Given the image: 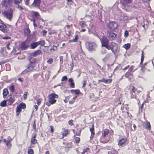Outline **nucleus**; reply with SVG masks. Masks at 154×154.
Instances as JSON below:
<instances>
[{
	"instance_id": "22",
	"label": "nucleus",
	"mask_w": 154,
	"mask_h": 154,
	"mask_svg": "<svg viewBox=\"0 0 154 154\" xmlns=\"http://www.w3.org/2000/svg\"><path fill=\"white\" fill-rule=\"evenodd\" d=\"M48 101L51 104H54L56 102V100L54 99L49 97Z\"/></svg>"
},
{
	"instance_id": "61",
	"label": "nucleus",
	"mask_w": 154,
	"mask_h": 154,
	"mask_svg": "<svg viewBox=\"0 0 154 154\" xmlns=\"http://www.w3.org/2000/svg\"><path fill=\"white\" fill-rule=\"evenodd\" d=\"M143 60H144V57H143V54H142V55L141 58V61L140 63V64H142V63H143Z\"/></svg>"
},
{
	"instance_id": "26",
	"label": "nucleus",
	"mask_w": 154,
	"mask_h": 154,
	"mask_svg": "<svg viewBox=\"0 0 154 154\" xmlns=\"http://www.w3.org/2000/svg\"><path fill=\"white\" fill-rule=\"evenodd\" d=\"M48 97L54 99L57 98L58 97V96L57 94H56L54 93L51 94L48 96Z\"/></svg>"
},
{
	"instance_id": "32",
	"label": "nucleus",
	"mask_w": 154,
	"mask_h": 154,
	"mask_svg": "<svg viewBox=\"0 0 154 154\" xmlns=\"http://www.w3.org/2000/svg\"><path fill=\"white\" fill-rule=\"evenodd\" d=\"M79 38V36L78 35H76L75 36V38L74 39H73L71 40L70 42H76L78 39Z\"/></svg>"
},
{
	"instance_id": "63",
	"label": "nucleus",
	"mask_w": 154,
	"mask_h": 154,
	"mask_svg": "<svg viewBox=\"0 0 154 154\" xmlns=\"http://www.w3.org/2000/svg\"><path fill=\"white\" fill-rule=\"evenodd\" d=\"M86 80H84L83 81V82L82 83L83 84V86H82V87L83 88L86 85Z\"/></svg>"
},
{
	"instance_id": "31",
	"label": "nucleus",
	"mask_w": 154,
	"mask_h": 154,
	"mask_svg": "<svg viewBox=\"0 0 154 154\" xmlns=\"http://www.w3.org/2000/svg\"><path fill=\"white\" fill-rule=\"evenodd\" d=\"M23 0H14V3L15 5H19L22 2Z\"/></svg>"
},
{
	"instance_id": "19",
	"label": "nucleus",
	"mask_w": 154,
	"mask_h": 154,
	"mask_svg": "<svg viewBox=\"0 0 154 154\" xmlns=\"http://www.w3.org/2000/svg\"><path fill=\"white\" fill-rule=\"evenodd\" d=\"M90 130L91 133V135L90 137V138L91 139H92L94 137V136L95 134V133L94 132V128L93 125H92V127L90 128Z\"/></svg>"
},
{
	"instance_id": "46",
	"label": "nucleus",
	"mask_w": 154,
	"mask_h": 154,
	"mask_svg": "<svg viewBox=\"0 0 154 154\" xmlns=\"http://www.w3.org/2000/svg\"><path fill=\"white\" fill-rule=\"evenodd\" d=\"M107 53L106 50L104 49H103L100 51V53L104 55Z\"/></svg>"
},
{
	"instance_id": "7",
	"label": "nucleus",
	"mask_w": 154,
	"mask_h": 154,
	"mask_svg": "<svg viewBox=\"0 0 154 154\" xmlns=\"http://www.w3.org/2000/svg\"><path fill=\"white\" fill-rule=\"evenodd\" d=\"M101 42L102 46L108 49L109 47L110 46V44H109V40L106 37H103L100 39Z\"/></svg>"
},
{
	"instance_id": "36",
	"label": "nucleus",
	"mask_w": 154,
	"mask_h": 154,
	"mask_svg": "<svg viewBox=\"0 0 154 154\" xmlns=\"http://www.w3.org/2000/svg\"><path fill=\"white\" fill-rule=\"evenodd\" d=\"M80 25L82 27H85L86 26L85 22L83 21H81L80 23Z\"/></svg>"
},
{
	"instance_id": "33",
	"label": "nucleus",
	"mask_w": 154,
	"mask_h": 154,
	"mask_svg": "<svg viewBox=\"0 0 154 154\" xmlns=\"http://www.w3.org/2000/svg\"><path fill=\"white\" fill-rule=\"evenodd\" d=\"M132 74L131 73L130 71L128 72H127L125 75V76L127 78H129L130 76H132Z\"/></svg>"
},
{
	"instance_id": "39",
	"label": "nucleus",
	"mask_w": 154,
	"mask_h": 154,
	"mask_svg": "<svg viewBox=\"0 0 154 154\" xmlns=\"http://www.w3.org/2000/svg\"><path fill=\"white\" fill-rule=\"evenodd\" d=\"M125 3L126 4H130L132 2V0H123Z\"/></svg>"
},
{
	"instance_id": "64",
	"label": "nucleus",
	"mask_w": 154,
	"mask_h": 154,
	"mask_svg": "<svg viewBox=\"0 0 154 154\" xmlns=\"http://www.w3.org/2000/svg\"><path fill=\"white\" fill-rule=\"evenodd\" d=\"M3 38L4 39H8L11 38V37L9 36H5Z\"/></svg>"
},
{
	"instance_id": "41",
	"label": "nucleus",
	"mask_w": 154,
	"mask_h": 154,
	"mask_svg": "<svg viewBox=\"0 0 154 154\" xmlns=\"http://www.w3.org/2000/svg\"><path fill=\"white\" fill-rule=\"evenodd\" d=\"M28 94V92H25L24 94H23V97L24 98V99L25 100L27 98V95Z\"/></svg>"
},
{
	"instance_id": "21",
	"label": "nucleus",
	"mask_w": 154,
	"mask_h": 154,
	"mask_svg": "<svg viewBox=\"0 0 154 154\" xmlns=\"http://www.w3.org/2000/svg\"><path fill=\"white\" fill-rule=\"evenodd\" d=\"M38 46V45L36 42H34L31 44L30 48L31 49H34L37 47Z\"/></svg>"
},
{
	"instance_id": "10",
	"label": "nucleus",
	"mask_w": 154,
	"mask_h": 154,
	"mask_svg": "<svg viewBox=\"0 0 154 154\" xmlns=\"http://www.w3.org/2000/svg\"><path fill=\"white\" fill-rule=\"evenodd\" d=\"M108 28L110 29L114 30L117 28L118 25L116 22L112 21L110 22L107 25Z\"/></svg>"
},
{
	"instance_id": "17",
	"label": "nucleus",
	"mask_w": 154,
	"mask_h": 154,
	"mask_svg": "<svg viewBox=\"0 0 154 154\" xmlns=\"http://www.w3.org/2000/svg\"><path fill=\"white\" fill-rule=\"evenodd\" d=\"M20 48L22 50H25L27 49L28 46L25 44L24 42H22L20 45Z\"/></svg>"
},
{
	"instance_id": "18",
	"label": "nucleus",
	"mask_w": 154,
	"mask_h": 154,
	"mask_svg": "<svg viewBox=\"0 0 154 154\" xmlns=\"http://www.w3.org/2000/svg\"><path fill=\"white\" fill-rule=\"evenodd\" d=\"M68 82L71 88H74L75 87V83L73 80L72 79L69 78V79Z\"/></svg>"
},
{
	"instance_id": "9",
	"label": "nucleus",
	"mask_w": 154,
	"mask_h": 154,
	"mask_svg": "<svg viewBox=\"0 0 154 154\" xmlns=\"http://www.w3.org/2000/svg\"><path fill=\"white\" fill-rule=\"evenodd\" d=\"M128 143V141L126 138H123L119 140L118 143L119 146L122 147L126 146Z\"/></svg>"
},
{
	"instance_id": "57",
	"label": "nucleus",
	"mask_w": 154,
	"mask_h": 154,
	"mask_svg": "<svg viewBox=\"0 0 154 154\" xmlns=\"http://www.w3.org/2000/svg\"><path fill=\"white\" fill-rule=\"evenodd\" d=\"M110 56V54H107L106 56L105 57V58H106L107 60H108Z\"/></svg>"
},
{
	"instance_id": "59",
	"label": "nucleus",
	"mask_w": 154,
	"mask_h": 154,
	"mask_svg": "<svg viewBox=\"0 0 154 154\" xmlns=\"http://www.w3.org/2000/svg\"><path fill=\"white\" fill-rule=\"evenodd\" d=\"M17 8H18L19 9H20V10H22L24 9L20 5H18L17 6Z\"/></svg>"
},
{
	"instance_id": "25",
	"label": "nucleus",
	"mask_w": 154,
	"mask_h": 154,
	"mask_svg": "<svg viewBox=\"0 0 154 154\" xmlns=\"http://www.w3.org/2000/svg\"><path fill=\"white\" fill-rule=\"evenodd\" d=\"M8 102V104L9 105H11L14 101V98L11 97L8 100H7Z\"/></svg>"
},
{
	"instance_id": "6",
	"label": "nucleus",
	"mask_w": 154,
	"mask_h": 154,
	"mask_svg": "<svg viewBox=\"0 0 154 154\" xmlns=\"http://www.w3.org/2000/svg\"><path fill=\"white\" fill-rule=\"evenodd\" d=\"M86 45L88 49L90 51H95L97 46L95 43L91 42L87 43Z\"/></svg>"
},
{
	"instance_id": "4",
	"label": "nucleus",
	"mask_w": 154,
	"mask_h": 154,
	"mask_svg": "<svg viewBox=\"0 0 154 154\" xmlns=\"http://www.w3.org/2000/svg\"><path fill=\"white\" fill-rule=\"evenodd\" d=\"M108 50L111 49L114 54H116L119 51L118 45L115 43L111 42L110 46L109 47Z\"/></svg>"
},
{
	"instance_id": "55",
	"label": "nucleus",
	"mask_w": 154,
	"mask_h": 154,
	"mask_svg": "<svg viewBox=\"0 0 154 154\" xmlns=\"http://www.w3.org/2000/svg\"><path fill=\"white\" fill-rule=\"evenodd\" d=\"M80 91L79 90H75L74 93L75 95L78 94L80 93Z\"/></svg>"
},
{
	"instance_id": "53",
	"label": "nucleus",
	"mask_w": 154,
	"mask_h": 154,
	"mask_svg": "<svg viewBox=\"0 0 154 154\" xmlns=\"http://www.w3.org/2000/svg\"><path fill=\"white\" fill-rule=\"evenodd\" d=\"M53 61V59L52 58H50L48 60L47 62L49 64H51L52 63Z\"/></svg>"
},
{
	"instance_id": "1",
	"label": "nucleus",
	"mask_w": 154,
	"mask_h": 154,
	"mask_svg": "<svg viewBox=\"0 0 154 154\" xmlns=\"http://www.w3.org/2000/svg\"><path fill=\"white\" fill-rule=\"evenodd\" d=\"M142 91V89L141 88V90H138L136 89L134 87H133L132 88L130 91V98L131 99H135L139 101L138 103L140 102L139 99L137 98V96L136 94V92H137L138 94L140 93L141 91Z\"/></svg>"
},
{
	"instance_id": "60",
	"label": "nucleus",
	"mask_w": 154,
	"mask_h": 154,
	"mask_svg": "<svg viewBox=\"0 0 154 154\" xmlns=\"http://www.w3.org/2000/svg\"><path fill=\"white\" fill-rule=\"evenodd\" d=\"M37 104L38 105H39L41 103V100L40 99H38L37 100Z\"/></svg>"
},
{
	"instance_id": "38",
	"label": "nucleus",
	"mask_w": 154,
	"mask_h": 154,
	"mask_svg": "<svg viewBox=\"0 0 154 154\" xmlns=\"http://www.w3.org/2000/svg\"><path fill=\"white\" fill-rule=\"evenodd\" d=\"M77 96H75L72 99V100L69 101V103L70 104H73L75 102V101L76 98H77Z\"/></svg>"
},
{
	"instance_id": "29",
	"label": "nucleus",
	"mask_w": 154,
	"mask_h": 154,
	"mask_svg": "<svg viewBox=\"0 0 154 154\" xmlns=\"http://www.w3.org/2000/svg\"><path fill=\"white\" fill-rule=\"evenodd\" d=\"M135 66H131L129 69V71L131 72H134L137 69L135 68Z\"/></svg>"
},
{
	"instance_id": "14",
	"label": "nucleus",
	"mask_w": 154,
	"mask_h": 154,
	"mask_svg": "<svg viewBox=\"0 0 154 154\" xmlns=\"http://www.w3.org/2000/svg\"><path fill=\"white\" fill-rule=\"evenodd\" d=\"M3 141L6 143V145L8 148L10 149L11 148V140H7L5 139H4Z\"/></svg>"
},
{
	"instance_id": "43",
	"label": "nucleus",
	"mask_w": 154,
	"mask_h": 154,
	"mask_svg": "<svg viewBox=\"0 0 154 154\" xmlns=\"http://www.w3.org/2000/svg\"><path fill=\"white\" fill-rule=\"evenodd\" d=\"M80 141V138L79 137H76L75 139V143H78Z\"/></svg>"
},
{
	"instance_id": "58",
	"label": "nucleus",
	"mask_w": 154,
	"mask_h": 154,
	"mask_svg": "<svg viewBox=\"0 0 154 154\" xmlns=\"http://www.w3.org/2000/svg\"><path fill=\"white\" fill-rule=\"evenodd\" d=\"M47 33V31L46 30H44L42 31L43 35L44 36L46 35Z\"/></svg>"
},
{
	"instance_id": "49",
	"label": "nucleus",
	"mask_w": 154,
	"mask_h": 154,
	"mask_svg": "<svg viewBox=\"0 0 154 154\" xmlns=\"http://www.w3.org/2000/svg\"><path fill=\"white\" fill-rule=\"evenodd\" d=\"M81 131V130L77 129V131L76 132V134L78 136H80Z\"/></svg>"
},
{
	"instance_id": "56",
	"label": "nucleus",
	"mask_w": 154,
	"mask_h": 154,
	"mask_svg": "<svg viewBox=\"0 0 154 154\" xmlns=\"http://www.w3.org/2000/svg\"><path fill=\"white\" fill-rule=\"evenodd\" d=\"M105 79H103L102 80H98V83H99L100 82H103L105 83Z\"/></svg>"
},
{
	"instance_id": "16",
	"label": "nucleus",
	"mask_w": 154,
	"mask_h": 154,
	"mask_svg": "<svg viewBox=\"0 0 154 154\" xmlns=\"http://www.w3.org/2000/svg\"><path fill=\"white\" fill-rule=\"evenodd\" d=\"M8 88L12 93L14 92L15 91L14 85L13 84H11L10 86L8 87Z\"/></svg>"
},
{
	"instance_id": "20",
	"label": "nucleus",
	"mask_w": 154,
	"mask_h": 154,
	"mask_svg": "<svg viewBox=\"0 0 154 154\" xmlns=\"http://www.w3.org/2000/svg\"><path fill=\"white\" fill-rule=\"evenodd\" d=\"M8 94V90L7 88L4 89L3 90V95L4 98H5Z\"/></svg>"
},
{
	"instance_id": "50",
	"label": "nucleus",
	"mask_w": 154,
	"mask_h": 154,
	"mask_svg": "<svg viewBox=\"0 0 154 154\" xmlns=\"http://www.w3.org/2000/svg\"><path fill=\"white\" fill-rule=\"evenodd\" d=\"M60 63L61 64H62L63 62V56H60Z\"/></svg>"
},
{
	"instance_id": "52",
	"label": "nucleus",
	"mask_w": 154,
	"mask_h": 154,
	"mask_svg": "<svg viewBox=\"0 0 154 154\" xmlns=\"http://www.w3.org/2000/svg\"><path fill=\"white\" fill-rule=\"evenodd\" d=\"M128 31L126 30L124 33V36L125 37H127L128 36Z\"/></svg>"
},
{
	"instance_id": "62",
	"label": "nucleus",
	"mask_w": 154,
	"mask_h": 154,
	"mask_svg": "<svg viewBox=\"0 0 154 154\" xmlns=\"http://www.w3.org/2000/svg\"><path fill=\"white\" fill-rule=\"evenodd\" d=\"M50 128L51 129L50 132L51 133H52L54 131V127L52 126H51L50 127Z\"/></svg>"
},
{
	"instance_id": "44",
	"label": "nucleus",
	"mask_w": 154,
	"mask_h": 154,
	"mask_svg": "<svg viewBox=\"0 0 154 154\" xmlns=\"http://www.w3.org/2000/svg\"><path fill=\"white\" fill-rule=\"evenodd\" d=\"M21 109L19 106H17L16 107V111L17 112H21L22 111Z\"/></svg>"
},
{
	"instance_id": "54",
	"label": "nucleus",
	"mask_w": 154,
	"mask_h": 154,
	"mask_svg": "<svg viewBox=\"0 0 154 154\" xmlns=\"http://www.w3.org/2000/svg\"><path fill=\"white\" fill-rule=\"evenodd\" d=\"M68 123L69 125L71 126L72 125H73V120H70L68 122Z\"/></svg>"
},
{
	"instance_id": "5",
	"label": "nucleus",
	"mask_w": 154,
	"mask_h": 154,
	"mask_svg": "<svg viewBox=\"0 0 154 154\" xmlns=\"http://www.w3.org/2000/svg\"><path fill=\"white\" fill-rule=\"evenodd\" d=\"M35 66V63H34L30 62L28 65L27 68L22 72L21 74H25L32 71Z\"/></svg>"
},
{
	"instance_id": "15",
	"label": "nucleus",
	"mask_w": 154,
	"mask_h": 154,
	"mask_svg": "<svg viewBox=\"0 0 154 154\" xmlns=\"http://www.w3.org/2000/svg\"><path fill=\"white\" fill-rule=\"evenodd\" d=\"M41 2L40 0H34L32 6L33 7H37L39 6Z\"/></svg>"
},
{
	"instance_id": "42",
	"label": "nucleus",
	"mask_w": 154,
	"mask_h": 154,
	"mask_svg": "<svg viewBox=\"0 0 154 154\" xmlns=\"http://www.w3.org/2000/svg\"><path fill=\"white\" fill-rule=\"evenodd\" d=\"M34 151L32 149H29L28 151V154H33Z\"/></svg>"
},
{
	"instance_id": "30",
	"label": "nucleus",
	"mask_w": 154,
	"mask_h": 154,
	"mask_svg": "<svg viewBox=\"0 0 154 154\" xmlns=\"http://www.w3.org/2000/svg\"><path fill=\"white\" fill-rule=\"evenodd\" d=\"M38 45H41V46H43L45 44V42L44 40H41L39 41L36 42Z\"/></svg>"
},
{
	"instance_id": "45",
	"label": "nucleus",
	"mask_w": 154,
	"mask_h": 154,
	"mask_svg": "<svg viewBox=\"0 0 154 154\" xmlns=\"http://www.w3.org/2000/svg\"><path fill=\"white\" fill-rule=\"evenodd\" d=\"M112 81V80L111 79H105V83L108 84L110 83Z\"/></svg>"
},
{
	"instance_id": "34",
	"label": "nucleus",
	"mask_w": 154,
	"mask_h": 154,
	"mask_svg": "<svg viewBox=\"0 0 154 154\" xmlns=\"http://www.w3.org/2000/svg\"><path fill=\"white\" fill-rule=\"evenodd\" d=\"M18 106H19L20 108L23 109H24L26 108V105L25 104L23 103L20 104V105Z\"/></svg>"
},
{
	"instance_id": "48",
	"label": "nucleus",
	"mask_w": 154,
	"mask_h": 154,
	"mask_svg": "<svg viewBox=\"0 0 154 154\" xmlns=\"http://www.w3.org/2000/svg\"><path fill=\"white\" fill-rule=\"evenodd\" d=\"M89 150V149L88 148H87L83 150V151L82 152L83 154H85V152H87Z\"/></svg>"
},
{
	"instance_id": "51",
	"label": "nucleus",
	"mask_w": 154,
	"mask_h": 154,
	"mask_svg": "<svg viewBox=\"0 0 154 154\" xmlns=\"http://www.w3.org/2000/svg\"><path fill=\"white\" fill-rule=\"evenodd\" d=\"M67 79V78L66 76H63L61 79V81H65Z\"/></svg>"
},
{
	"instance_id": "12",
	"label": "nucleus",
	"mask_w": 154,
	"mask_h": 154,
	"mask_svg": "<svg viewBox=\"0 0 154 154\" xmlns=\"http://www.w3.org/2000/svg\"><path fill=\"white\" fill-rule=\"evenodd\" d=\"M0 30L5 33H7L8 32V30L6 26L3 23L2 21L0 20Z\"/></svg>"
},
{
	"instance_id": "23",
	"label": "nucleus",
	"mask_w": 154,
	"mask_h": 154,
	"mask_svg": "<svg viewBox=\"0 0 154 154\" xmlns=\"http://www.w3.org/2000/svg\"><path fill=\"white\" fill-rule=\"evenodd\" d=\"M31 14L33 17H38V16H39L38 12L34 11H31Z\"/></svg>"
},
{
	"instance_id": "2",
	"label": "nucleus",
	"mask_w": 154,
	"mask_h": 154,
	"mask_svg": "<svg viewBox=\"0 0 154 154\" xmlns=\"http://www.w3.org/2000/svg\"><path fill=\"white\" fill-rule=\"evenodd\" d=\"M2 14L4 17L11 21L13 15V9L12 8H9L3 12Z\"/></svg>"
},
{
	"instance_id": "40",
	"label": "nucleus",
	"mask_w": 154,
	"mask_h": 154,
	"mask_svg": "<svg viewBox=\"0 0 154 154\" xmlns=\"http://www.w3.org/2000/svg\"><path fill=\"white\" fill-rule=\"evenodd\" d=\"M68 131L67 130H65L62 133V137L63 138L65 136H66V135L68 134Z\"/></svg>"
},
{
	"instance_id": "24",
	"label": "nucleus",
	"mask_w": 154,
	"mask_h": 154,
	"mask_svg": "<svg viewBox=\"0 0 154 154\" xmlns=\"http://www.w3.org/2000/svg\"><path fill=\"white\" fill-rule=\"evenodd\" d=\"M41 53V51L39 50H38L35 51L32 54V55L33 57H36L38 55L40 54Z\"/></svg>"
},
{
	"instance_id": "47",
	"label": "nucleus",
	"mask_w": 154,
	"mask_h": 154,
	"mask_svg": "<svg viewBox=\"0 0 154 154\" xmlns=\"http://www.w3.org/2000/svg\"><path fill=\"white\" fill-rule=\"evenodd\" d=\"M70 66L71 67L70 70L72 71V70L73 69V68L74 67V64L73 61H72L71 62V63L70 64Z\"/></svg>"
},
{
	"instance_id": "11",
	"label": "nucleus",
	"mask_w": 154,
	"mask_h": 154,
	"mask_svg": "<svg viewBox=\"0 0 154 154\" xmlns=\"http://www.w3.org/2000/svg\"><path fill=\"white\" fill-rule=\"evenodd\" d=\"M107 35L111 40L115 39L116 37V34L111 31H107Z\"/></svg>"
},
{
	"instance_id": "27",
	"label": "nucleus",
	"mask_w": 154,
	"mask_h": 154,
	"mask_svg": "<svg viewBox=\"0 0 154 154\" xmlns=\"http://www.w3.org/2000/svg\"><path fill=\"white\" fill-rule=\"evenodd\" d=\"M7 100H4L2 101L0 103V106L2 107H5L7 106Z\"/></svg>"
},
{
	"instance_id": "8",
	"label": "nucleus",
	"mask_w": 154,
	"mask_h": 154,
	"mask_svg": "<svg viewBox=\"0 0 154 154\" xmlns=\"http://www.w3.org/2000/svg\"><path fill=\"white\" fill-rule=\"evenodd\" d=\"M13 0H3L1 2L2 6L7 8L12 6Z\"/></svg>"
},
{
	"instance_id": "28",
	"label": "nucleus",
	"mask_w": 154,
	"mask_h": 154,
	"mask_svg": "<svg viewBox=\"0 0 154 154\" xmlns=\"http://www.w3.org/2000/svg\"><path fill=\"white\" fill-rule=\"evenodd\" d=\"M131 46V45L129 43H128L124 45L123 47L125 48L126 50H128Z\"/></svg>"
},
{
	"instance_id": "3",
	"label": "nucleus",
	"mask_w": 154,
	"mask_h": 154,
	"mask_svg": "<svg viewBox=\"0 0 154 154\" xmlns=\"http://www.w3.org/2000/svg\"><path fill=\"white\" fill-rule=\"evenodd\" d=\"M109 133V131L108 129H105L102 131V135L100 140L101 142L103 143H105L108 141V140H104V139L108 137Z\"/></svg>"
},
{
	"instance_id": "37",
	"label": "nucleus",
	"mask_w": 154,
	"mask_h": 154,
	"mask_svg": "<svg viewBox=\"0 0 154 154\" xmlns=\"http://www.w3.org/2000/svg\"><path fill=\"white\" fill-rule=\"evenodd\" d=\"M146 128L148 130H150L151 128V126L150 123L147 122L146 124Z\"/></svg>"
},
{
	"instance_id": "13",
	"label": "nucleus",
	"mask_w": 154,
	"mask_h": 154,
	"mask_svg": "<svg viewBox=\"0 0 154 154\" xmlns=\"http://www.w3.org/2000/svg\"><path fill=\"white\" fill-rule=\"evenodd\" d=\"M37 134L35 133H33L31 138V143L32 144H35L37 143V141L36 140Z\"/></svg>"
},
{
	"instance_id": "35",
	"label": "nucleus",
	"mask_w": 154,
	"mask_h": 154,
	"mask_svg": "<svg viewBox=\"0 0 154 154\" xmlns=\"http://www.w3.org/2000/svg\"><path fill=\"white\" fill-rule=\"evenodd\" d=\"M24 32L26 35H28L30 33V31L29 29H26L24 30Z\"/></svg>"
}]
</instances>
